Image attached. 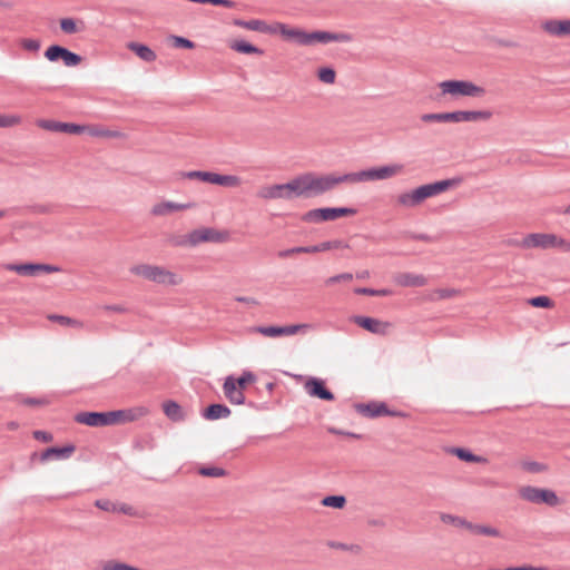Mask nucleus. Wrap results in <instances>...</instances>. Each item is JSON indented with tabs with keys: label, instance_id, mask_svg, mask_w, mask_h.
Segmentation results:
<instances>
[{
	"label": "nucleus",
	"instance_id": "774afa93",
	"mask_svg": "<svg viewBox=\"0 0 570 570\" xmlns=\"http://www.w3.org/2000/svg\"><path fill=\"white\" fill-rule=\"evenodd\" d=\"M559 213L570 215V204L566 208H563L562 210H559Z\"/></svg>",
	"mask_w": 570,
	"mask_h": 570
},
{
	"label": "nucleus",
	"instance_id": "5701e85b",
	"mask_svg": "<svg viewBox=\"0 0 570 570\" xmlns=\"http://www.w3.org/2000/svg\"><path fill=\"white\" fill-rule=\"evenodd\" d=\"M230 409L222 403H212L203 412L202 416L208 421L227 419L230 415Z\"/></svg>",
	"mask_w": 570,
	"mask_h": 570
},
{
	"label": "nucleus",
	"instance_id": "0e129e2a",
	"mask_svg": "<svg viewBox=\"0 0 570 570\" xmlns=\"http://www.w3.org/2000/svg\"><path fill=\"white\" fill-rule=\"evenodd\" d=\"M522 239H517V238H510L507 240V245L509 246H518V247H522Z\"/></svg>",
	"mask_w": 570,
	"mask_h": 570
},
{
	"label": "nucleus",
	"instance_id": "cd10ccee",
	"mask_svg": "<svg viewBox=\"0 0 570 570\" xmlns=\"http://www.w3.org/2000/svg\"><path fill=\"white\" fill-rule=\"evenodd\" d=\"M163 410L165 415L173 422H183L186 417L183 407L174 400L165 401Z\"/></svg>",
	"mask_w": 570,
	"mask_h": 570
},
{
	"label": "nucleus",
	"instance_id": "39448f33",
	"mask_svg": "<svg viewBox=\"0 0 570 570\" xmlns=\"http://www.w3.org/2000/svg\"><path fill=\"white\" fill-rule=\"evenodd\" d=\"M228 239L227 232H220L213 227H203L191 230L186 239H171V244L175 246H183L189 244L196 246L200 243H224Z\"/></svg>",
	"mask_w": 570,
	"mask_h": 570
},
{
	"label": "nucleus",
	"instance_id": "f3484780",
	"mask_svg": "<svg viewBox=\"0 0 570 570\" xmlns=\"http://www.w3.org/2000/svg\"><path fill=\"white\" fill-rule=\"evenodd\" d=\"M306 393L312 397L323 401H334L335 396L332 391L326 387L325 381L320 377H309L304 385Z\"/></svg>",
	"mask_w": 570,
	"mask_h": 570
},
{
	"label": "nucleus",
	"instance_id": "4c0bfd02",
	"mask_svg": "<svg viewBox=\"0 0 570 570\" xmlns=\"http://www.w3.org/2000/svg\"><path fill=\"white\" fill-rule=\"evenodd\" d=\"M198 473L207 478H220L227 474V471L219 466H202Z\"/></svg>",
	"mask_w": 570,
	"mask_h": 570
},
{
	"label": "nucleus",
	"instance_id": "6e6552de",
	"mask_svg": "<svg viewBox=\"0 0 570 570\" xmlns=\"http://www.w3.org/2000/svg\"><path fill=\"white\" fill-rule=\"evenodd\" d=\"M356 209L352 207H322L306 212L302 219L307 223H320L335 220L340 217L356 214Z\"/></svg>",
	"mask_w": 570,
	"mask_h": 570
},
{
	"label": "nucleus",
	"instance_id": "49530a36",
	"mask_svg": "<svg viewBox=\"0 0 570 570\" xmlns=\"http://www.w3.org/2000/svg\"><path fill=\"white\" fill-rule=\"evenodd\" d=\"M441 520L444 523H451L453 525L461 527V528H466V524L469 522L468 520H465L463 518H460V517H456L453 514H448V513H442Z\"/></svg>",
	"mask_w": 570,
	"mask_h": 570
},
{
	"label": "nucleus",
	"instance_id": "a211bd4d",
	"mask_svg": "<svg viewBox=\"0 0 570 570\" xmlns=\"http://www.w3.org/2000/svg\"><path fill=\"white\" fill-rule=\"evenodd\" d=\"M223 390L225 393V396L228 399V401L232 404L235 405H243L247 404L250 407H255L254 402H246V397L243 393V389L236 385L234 376L229 375L225 379V382L223 384Z\"/></svg>",
	"mask_w": 570,
	"mask_h": 570
},
{
	"label": "nucleus",
	"instance_id": "ea45409f",
	"mask_svg": "<svg viewBox=\"0 0 570 570\" xmlns=\"http://www.w3.org/2000/svg\"><path fill=\"white\" fill-rule=\"evenodd\" d=\"M318 79L327 85H331L335 81V70L332 67H322L317 71Z\"/></svg>",
	"mask_w": 570,
	"mask_h": 570
},
{
	"label": "nucleus",
	"instance_id": "f257e3e1",
	"mask_svg": "<svg viewBox=\"0 0 570 570\" xmlns=\"http://www.w3.org/2000/svg\"><path fill=\"white\" fill-rule=\"evenodd\" d=\"M461 183V177H453L421 185L411 191L400 194L397 196V203L404 207H415L423 203L425 199L442 194L449 188L455 187Z\"/></svg>",
	"mask_w": 570,
	"mask_h": 570
},
{
	"label": "nucleus",
	"instance_id": "3c124183",
	"mask_svg": "<svg viewBox=\"0 0 570 570\" xmlns=\"http://www.w3.org/2000/svg\"><path fill=\"white\" fill-rule=\"evenodd\" d=\"M523 468L531 473H540L547 469L544 464L537 461H527L523 463Z\"/></svg>",
	"mask_w": 570,
	"mask_h": 570
},
{
	"label": "nucleus",
	"instance_id": "c85d7f7f",
	"mask_svg": "<svg viewBox=\"0 0 570 570\" xmlns=\"http://www.w3.org/2000/svg\"><path fill=\"white\" fill-rule=\"evenodd\" d=\"M396 282L405 287H421L426 284V278L421 274L403 273L396 277Z\"/></svg>",
	"mask_w": 570,
	"mask_h": 570
},
{
	"label": "nucleus",
	"instance_id": "423d86ee",
	"mask_svg": "<svg viewBox=\"0 0 570 570\" xmlns=\"http://www.w3.org/2000/svg\"><path fill=\"white\" fill-rule=\"evenodd\" d=\"M130 273L142 276L144 278L157 284L177 285L179 283V279L175 273L160 266L148 264L135 265L130 268Z\"/></svg>",
	"mask_w": 570,
	"mask_h": 570
},
{
	"label": "nucleus",
	"instance_id": "8fccbe9b",
	"mask_svg": "<svg viewBox=\"0 0 570 570\" xmlns=\"http://www.w3.org/2000/svg\"><path fill=\"white\" fill-rule=\"evenodd\" d=\"M353 36L347 32H331L330 42H351Z\"/></svg>",
	"mask_w": 570,
	"mask_h": 570
},
{
	"label": "nucleus",
	"instance_id": "69168bd1",
	"mask_svg": "<svg viewBox=\"0 0 570 570\" xmlns=\"http://www.w3.org/2000/svg\"><path fill=\"white\" fill-rule=\"evenodd\" d=\"M0 7L4 9H11L13 7V2L0 0Z\"/></svg>",
	"mask_w": 570,
	"mask_h": 570
},
{
	"label": "nucleus",
	"instance_id": "4468645a",
	"mask_svg": "<svg viewBox=\"0 0 570 570\" xmlns=\"http://www.w3.org/2000/svg\"><path fill=\"white\" fill-rule=\"evenodd\" d=\"M8 271L16 272L22 276H37L39 273H56L60 272V267L42 263H22V264H8Z\"/></svg>",
	"mask_w": 570,
	"mask_h": 570
},
{
	"label": "nucleus",
	"instance_id": "e2e57ef3",
	"mask_svg": "<svg viewBox=\"0 0 570 570\" xmlns=\"http://www.w3.org/2000/svg\"><path fill=\"white\" fill-rule=\"evenodd\" d=\"M554 243V247H561L563 250L566 248V244L568 243L566 239L563 238H560L558 236H556V242Z\"/></svg>",
	"mask_w": 570,
	"mask_h": 570
},
{
	"label": "nucleus",
	"instance_id": "1a4fd4ad",
	"mask_svg": "<svg viewBox=\"0 0 570 570\" xmlns=\"http://www.w3.org/2000/svg\"><path fill=\"white\" fill-rule=\"evenodd\" d=\"M519 494L523 500L531 503L547 504L549 507L560 504L558 494L551 489L527 485L520 489Z\"/></svg>",
	"mask_w": 570,
	"mask_h": 570
},
{
	"label": "nucleus",
	"instance_id": "de8ad7c7",
	"mask_svg": "<svg viewBox=\"0 0 570 570\" xmlns=\"http://www.w3.org/2000/svg\"><path fill=\"white\" fill-rule=\"evenodd\" d=\"M256 380V375L250 371H244L238 379L235 380L236 385L240 389H245L248 383Z\"/></svg>",
	"mask_w": 570,
	"mask_h": 570
},
{
	"label": "nucleus",
	"instance_id": "864d4df0",
	"mask_svg": "<svg viewBox=\"0 0 570 570\" xmlns=\"http://www.w3.org/2000/svg\"><path fill=\"white\" fill-rule=\"evenodd\" d=\"M20 122V118L18 116H2L0 115V128L12 127Z\"/></svg>",
	"mask_w": 570,
	"mask_h": 570
},
{
	"label": "nucleus",
	"instance_id": "4d7b16f0",
	"mask_svg": "<svg viewBox=\"0 0 570 570\" xmlns=\"http://www.w3.org/2000/svg\"><path fill=\"white\" fill-rule=\"evenodd\" d=\"M95 505L100 509V510H104V511H110V510H115V505L109 501V500H97L95 502Z\"/></svg>",
	"mask_w": 570,
	"mask_h": 570
},
{
	"label": "nucleus",
	"instance_id": "393cba45",
	"mask_svg": "<svg viewBox=\"0 0 570 570\" xmlns=\"http://www.w3.org/2000/svg\"><path fill=\"white\" fill-rule=\"evenodd\" d=\"M234 24L237 27H242L248 30L258 31L262 33L273 35L274 29H271V24H267L264 20L253 19V20H242L235 19Z\"/></svg>",
	"mask_w": 570,
	"mask_h": 570
},
{
	"label": "nucleus",
	"instance_id": "58836bf2",
	"mask_svg": "<svg viewBox=\"0 0 570 570\" xmlns=\"http://www.w3.org/2000/svg\"><path fill=\"white\" fill-rule=\"evenodd\" d=\"M82 60V57L68 48H66L63 57L61 61L66 67H76L78 66Z\"/></svg>",
	"mask_w": 570,
	"mask_h": 570
},
{
	"label": "nucleus",
	"instance_id": "7c9ffc66",
	"mask_svg": "<svg viewBox=\"0 0 570 570\" xmlns=\"http://www.w3.org/2000/svg\"><path fill=\"white\" fill-rule=\"evenodd\" d=\"M302 36H303L302 46H311L314 42H320V43L326 45V43H330L331 31H325V30H315L312 32L304 31V35H302Z\"/></svg>",
	"mask_w": 570,
	"mask_h": 570
},
{
	"label": "nucleus",
	"instance_id": "680f3d73",
	"mask_svg": "<svg viewBox=\"0 0 570 570\" xmlns=\"http://www.w3.org/2000/svg\"><path fill=\"white\" fill-rule=\"evenodd\" d=\"M513 570H548L544 567H532V566H522V567H513Z\"/></svg>",
	"mask_w": 570,
	"mask_h": 570
},
{
	"label": "nucleus",
	"instance_id": "2eb2a0df",
	"mask_svg": "<svg viewBox=\"0 0 570 570\" xmlns=\"http://www.w3.org/2000/svg\"><path fill=\"white\" fill-rule=\"evenodd\" d=\"M311 324H292V325H285V326H277V325H269V326H256L254 328L255 332L268 336V337H279V336H287V335H294L303 330L311 328Z\"/></svg>",
	"mask_w": 570,
	"mask_h": 570
},
{
	"label": "nucleus",
	"instance_id": "09e8293b",
	"mask_svg": "<svg viewBox=\"0 0 570 570\" xmlns=\"http://www.w3.org/2000/svg\"><path fill=\"white\" fill-rule=\"evenodd\" d=\"M352 279H353L352 273H342V274H337V275L328 277L325 281V284L333 285V284L341 283V282H351Z\"/></svg>",
	"mask_w": 570,
	"mask_h": 570
},
{
	"label": "nucleus",
	"instance_id": "37998d69",
	"mask_svg": "<svg viewBox=\"0 0 570 570\" xmlns=\"http://www.w3.org/2000/svg\"><path fill=\"white\" fill-rule=\"evenodd\" d=\"M355 294L358 295H370V296H387L391 294L390 289L382 288V289H374L370 287H357L354 289Z\"/></svg>",
	"mask_w": 570,
	"mask_h": 570
},
{
	"label": "nucleus",
	"instance_id": "f03ea898",
	"mask_svg": "<svg viewBox=\"0 0 570 570\" xmlns=\"http://www.w3.org/2000/svg\"><path fill=\"white\" fill-rule=\"evenodd\" d=\"M141 415L136 409L114 410L108 412H79L75 415V421L88 426H107L115 423L134 422Z\"/></svg>",
	"mask_w": 570,
	"mask_h": 570
},
{
	"label": "nucleus",
	"instance_id": "ddd939ff",
	"mask_svg": "<svg viewBox=\"0 0 570 570\" xmlns=\"http://www.w3.org/2000/svg\"><path fill=\"white\" fill-rule=\"evenodd\" d=\"M355 410L357 413L366 416V417H379V416H402L403 413L397 411H392L387 407L384 402H368V403H357L355 404Z\"/></svg>",
	"mask_w": 570,
	"mask_h": 570
},
{
	"label": "nucleus",
	"instance_id": "bf43d9fd",
	"mask_svg": "<svg viewBox=\"0 0 570 570\" xmlns=\"http://www.w3.org/2000/svg\"><path fill=\"white\" fill-rule=\"evenodd\" d=\"M102 308L114 313H125L127 311V308L120 304L104 305Z\"/></svg>",
	"mask_w": 570,
	"mask_h": 570
},
{
	"label": "nucleus",
	"instance_id": "473e14b6",
	"mask_svg": "<svg viewBox=\"0 0 570 570\" xmlns=\"http://www.w3.org/2000/svg\"><path fill=\"white\" fill-rule=\"evenodd\" d=\"M230 49L243 55H263L262 49L243 39L233 41Z\"/></svg>",
	"mask_w": 570,
	"mask_h": 570
},
{
	"label": "nucleus",
	"instance_id": "f8f14e48",
	"mask_svg": "<svg viewBox=\"0 0 570 570\" xmlns=\"http://www.w3.org/2000/svg\"><path fill=\"white\" fill-rule=\"evenodd\" d=\"M347 247H348V245L340 239L326 240V242H322L320 244L312 245V246H297V247L287 248V249L278 252V256L282 258H286L293 254H301V253L314 254V253H321V252H325V250H330V249L347 248Z\"/></svg>",
	"mask_w": 570,
	"mask_h": 570
},
{
	"label": "nucleus",
	"instance_id": "e433bc0d",
	"mask_svg": "<svg viewBox=\"0 0 570 570\" xmlns=\"http://www.w3.org/2000/svg\"><path fill=\"white\" fill-rule=\"evenodd\" d=\"M66 47L60 45H51L45 51V57L50 62H57L62 59Z\"/></svg>",
	"mask_w": 570,
	"mask_h": 570
},
{
	"label": "nucleus",
	"instance_id": "c9c22d12",
	"mask_svg": "<svg viewBox=\"0 0 570 570\" xmlns=\"http://www.w3.org/2000/svg\"><path fill=\"white\" fill-rule=\"evenodd\" d=\"M322 505L334 509H343L346 504V498L342 494L326 495L321 501Z\"/></svg>",
	"mask_w": 570,
	"mask_h": 570
},
{
	"label": "nucleus",
	"instance_id": "6e6d98bb",
	"mask_svg": "<svg viewBox=\"0 0 570 570\" xmlns=\"http://www.w3.org/2000/svg\"><path fill=\"white\" fill-rule=\"evenodd\" d=\"M22 404L29 405V406H40L47 404V401L45 399H38V397H24L22 400Z\"/></svg>",
	"mask_w": 570,
	"mask_h": 570
},
{
	"label": "nucleus",
	"instance_id": "aec40b11",
	"mask_svg": "<svg viewBox=\"0 0 570 570\" xmlns=\"http://www.w3.org/2000/svg\"><path fill=\"white\" fill-rule=\"evenodd\" d=\"M39 127L49 130V131H56V132H67V134H73L79 135L85 131V127L78 124L73 122H62V121H56V120H40L38 122Z\"/></svg>",
	"mask_w": 570,
	"mask_h": 570
},
{
	"label": "nucleus",
	"instance_id": "2f4dec72",
	"mask_svg": "<svg viewBox=\"0 0 570 570\" xmlns=\"http://www.w3.org/2000/svg\"><path fill=\"white\" fill-rule=\"evenodd\" d=\"M492 116L488 110H456V122L487 120Z\"/></svg>",
	"mask_w": 570,
	"mask_h": 570
},
{
	"label": "nucleus",
	"instance_id": "13d9d810",
	"mask_svg": "<svg viewBox=\"0 0 570 570\" xmlns=\"http://www.w3.org/2000/svg\"><path fill=\"white\" fill-rule=\"evenodd\" d=\"M409 237L414 240L433 242V237L424 233H410Z\"/></svg>",
	"mask_w": 570,
	"mask_h": 570
},
{
	"label": "nucleus",
	"instance_id": "79ce46f5",
	"mask_svg": "<svg viewBox=\"0 0 570 570\" xmlns=\"http://www.w3.org/2000/svg\"><path fill=\"white\" fill-rule=\"evenodd\" d=\"M49 320L53 321V322H58L59 324H61L63 326H69V327H80L81 326V323L79 321L68 317V316H65V315L52 314L49 316Z\"/></svg>",
	"mask_w": 570,
	"mask_h": 570
},
{
	"label": "nucleus",
	"instance_id": "72a5a7b5",
	"mask_svg": "<svg viewBox=\"0 0 570 570\" xmlns=\"http://www.w3.org/2000/svg\"><path fill=\"white\" fill-rule=\"evenodd\" d=\"M421 119L424 122H456V111L424 114Z\"/></svg>",
	"mask_w": 570,
	"mask_h": 570
},
{
	"label": "nucleus",
	"instance_id": "c03bdc74",
	"mask_svg": "<svg viewBox=\"0 0 570 570\" xmlns=\"http://www.w3.org/2000/svg\"><path fill=\"white\" fill-rule=\"evenodd\" d=\"M60 29L67 35H72L79 31L77 21L73 18L60 19Z\"/></svg>",
	"mask_w": 570,
	"mask_h": 570
},
{
	"label": "nucleus",
	"instance_id": "9d476101",
	"mask_svg": "<svg viewBox=\"0 0 570 570\" xmlns=\"http://www.w3.org/2000/svg\"><path fill=\"white\" fill-rule=\"evenodd\" d=\"M442 94L464 97H481L484 95V88L474 85L468 80H444L439 83Z\"/></svg>",
	"mask_w": 570,
	"mask_h": 570
},
{
	"label": "nucleus",
	"instance_id": "20e7f679",
	"mask_svg": "<svg viewBox=\"0 0 570 570\" xmlns=\"http://www.w3.org/2000/svg\"><path fill=\"white\" fill-rule=\"evenodd\" d=\"M301 175L285 184L267 185L259 188L257 196L263 199H292L302 196Z\"/></svg>",
	"mask_w": 570,
	"mask_h": 570
},
{
	"label": "nucleus",
	"instance_id": "b1692460",
	"mask_svg": "<svg viewBox=\"0 0 570 570\" xmlns=\"http://www.w3.org/2000/svg\"><path fill=\"white\" fill-rule=\"evenodd\" d=\"M194 204L187 203V204H180L175 202H161L153 206L151 214L155 216H163L173 212L183 210L191 208Z\"/></svg>",
	"mask_w": 570,
	"mask_h": 570
},
{
	"label": "nucleus",
	"instance_id": "6ab92c4d",
	"mask_svg": "<svg viewBox=\"0 0 570 570\" xmlns=\"http://www.w3.org/2000/svg\"><path fill=\"white\" fill-rule=\"evenodd\" d=\"M554 234L532 233L522 238V248H551L554 247Z\"/></svg>",
	"mask_w": 570,
	"mask_h": 570
},
{
	"label": "nucleus",
	"instance_id": "338daca9",
	"mask_svg": "<svg viewBox=\"0 0 570 570\" xmlns=\"http://www.w3.org/2000/svg\"><path fill=\"white\" fill-rule=\"evenodd\" d=\"M131 508L127 504H122L120 508V511L128 514L130 512Z\"/></svg>",
	"mask_w": 570,
	"mask_h": 570
},
{
	"label": "nucleus",
	"instance_id": "a878e982",
	"mask_svg": "<svg viewBox=\"0 0 570 570\" xmlns=\"http://www.w3.org/2000/svg\"><path fill=\"white\" fill-rule=\"evenodd\" d=\"M127 48L145 62H153L157 58L156 52L145 43L131 41L127 45Z\"/></svg>",
	"mask_w": 570,
	"mask_h": 570
},
{
	"label": "nucleus",
	"instance_id": "a18cd8bd",
	"mask_svg": "<svg viewBox=\"0 0 570 570\" xmlns=\"http://www.w3.org/2000/svg\"><path fill=\"white\" fill-rule=\"evenodd\" d=\"M171 43L175 48L194 49L195 42L181 36H170Z\"/></svg>",
	"mask_w": 570,
	"mask_h": 570
},
{
	"label": "nucleus",
	"instance_id": "4be33fe9",
	"mask_svg": "<svg viewBox=\"0 0 570 570\" xmlns=\"http://www.w3.org/2000/svg\"><path fill=\"white\" fill-rule=\"evenodd\" d=\"M543 29L551 36L570 37V19H551L543 23Z\"/></svg>",
	"mask_w": 570,
	"mask_h": 570
},
{
	"label": "nucleus",
	"instance_id": "bb28decb",
	"mask_svg": "<svg viewBox=\"0 0 570 570\" xmlns=\"http://www.w3.org/2000/svg\"><path fill=\"white\" fill-rule=\"evenodd\" d=\"M271 29H274L273 35L279 32L282 36H284L287 39L295 40L298 45L302 46V40L304 35V30L295 29V28H288L286 24L276 22L274 24H271Z\"/></svg>",
	"mask_w": 570,
	"mask_h": 570
},
{
	"label": "nucleus",
	"instance_id": "9b49d317",
	"mask_svg": "<svg viewBox=\"0 0 570 570\" xmlns=\"http://www.w3.org/2000/svg\"><path fill=\"white\" fill-rule=\"evenodd\" d=\"M180 175L188 179H199L205 183L225 187H235L239 184V177L235 175H222L203 170L184 171Z\"/></svg>",
	"mask_w": 570,
	"mask_h": 570
},
{
	"label": "nucleus",
	"instance_id": "c756f323",
	"mask_svg": "<svg viewBox=\"0 0 570 570\" xmlns=\"http://www.w3.org/2000/svg\"><path fill=\"white\" fill-rule=\"evenodd\" d=\"M450 453L454 454L459 460L468 463H484L487 459L472 453L471 450L461 446L450 449Z\"/></svg>",
	"mask_w": 570,
	"mask_h": 570
},
{
	"label": "nucleus",
	"instance_id": "a19ab883",
	"mask_svg": "<svg viewBox=\"0 0 570 570\" xmlns=\"http://www.w3.org/2000/svg\"><path fill=\"white\" fill-rule=\"evenodd\" d=\"M528 303L532 306V307H537V308H550L553 306V302L550 297L546 296V295H540V296H534V297H531Z\"/></svg>",
	"mask_w": 570,
	"mask_h": 570
},
{
	"label": "nucleus",
	"instance_id": "f704fd0d",
	"mask_svg": "<svg viewBox=\"0 0 570 570\" xmlns=\"http://www.w3.org/2000/svg\"><path fill=\"white\" fill-rule=\"evenodd\" d=\"M465 529L474 534H482V535L495 537V538L501 537V533L497 528H493L490 525H483V524H475L470 521L468 522Z\"/></svg>",
	"mask_w": 570,
	"mask_h": 570
},
{
	"label": "nucleus",
	"instance_id": "0eeeda50",
	"mask_svg": "<svg viewBox=\"0 0 570 570\" xmlns=\"http://www.w3.org/2000/svg\"><path fill=\"white\" fill-rule=\"evenodd\" d=\"M403 169V165L393 164L381 167H372L356 173H350L351 184L361 181L384 180L393 177Z\"/></svg>",
	"mask_w": 570,
	"mask_h": 570
},
{
	"label": "nucleus",
	"instance_id": "052dcab7",
	"mask_svg": "<svg viewBox=\"0 0 570 570\" xmlns=\"http://www.w3.org/2000/svg\"><path fill=\"white\" fill-rule=\"evenodd\" d=\"M235 301L238 303H244V304L253 305V306H256L259 304L256 298L248 297V296H237V297H235Z\"/></svg>",
	"mask_w": 570,
	"mask_h": 570
},
{
	"label": "nucleus",
	"instance_id": "dca6fc26",
	"mask_svg": "<svg viewBox=\"0 0 570 570\" xmlns=\"http://www.w3.org/2000/svg\"><path fill=\"white\" fill-rule=\"evenodd\" d=\"M76 451V446L71 443L66 444L63 446H50L42 451L39 455L38 453H33L31 459L39 458L40 462L45 463L48 461H61L69 459L73 452Z\"/></svg>",
	"mask_w": 570,
	"mask_h": 570
},
{
	"label": "nucleus",
	"instance_id": "7ed1b4c3",
	"mask_svg": "<svg viewBox=\"0 0 570 570\" xmlns=\"http://www.w3.org/2000/svg\"><path fill=\"white\" fill-rule=\"evenodd\" d=\"M342 183L351 184L350 173L335 175H315L314 173H305L301 175V186L303 197H314L323 195L326 191L332 190L336 185Z\"/></svg>",
	"mask_w": 570,
	"mask_h": 570
},
{
	"label": "nucleus",
	"instance_id": "603ef678",
	"mask_svg": "<svg viewBox=\"0 0 570 570\" xmlns=\"http://www.w3.org/2000/svg\"><path fill=\"white\" fill-rule=\"evenodd\" d=\"M40 41L38 39H22L21 47L28 51L36 52L40 49Z\"/></svg>",
	"mask_w": 570,
	"mask_h": 570
},
{
	"label": "nucleus",
	"instance_id": "5fc2aeb1",
	"mask_svg": "<svg viewBox=\"0 0 570 570\" xmlns=\"http://www.w3.org/2000/svg\"><path fill=\"white\" fill-rule=\"evenodd\" d=\"M33 438L37 440V441H40V442H51L53 440V435L47 431H43V430H36L33 431Z\"/></svg>",
	"mask_w": 570,
	"mask_h": 570
},
{
	"label": "nucleus",
	"instance_id": "412c9836",
	"mask_svg": "<svg viewBox=\"0 0 570 570\" xmlns=\"http://www.w3.org/2000/svg\"><path fill=\"white\" fill-rule=\"evenodd\" d=\"M351 321L366 330L372 334H385L387 328V323H382L377 318L364 316V315H354Z\"/></svg>",
	"mask_w": 570,
	"mask_h": 570
}]
</instances>
